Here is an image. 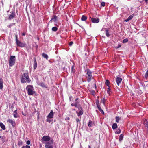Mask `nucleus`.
Segmentation results:
<instances>
[{
    "instance_id": "nucleus-58",
    "label": "nucleus",
    "mask_w": 148,
    "mask_h": 148,
    "mask_svg": "<svg viewBox=\"0 0 148 148\" xmlns=\"http://www.w3.org/2000/svg\"><path fill=\"white\" fill-rule=\"evenodd\" d=\"M78 99H77V98H76V99H75V100L76 101H77V100Z\"/></svg>"
},
{
    "instance_id": "nucleus-8",
    "label": "nucleus",
    "mask_w": 148,
    "mask_h": 148,
    "mask_svg": "<svg viewBox=\"0 0 148 148\" xmlns=\"http://www.w3.org/2000/svg\"><path fill=\"white\" fill-rule=\"evenodd\" d=\"M91 20L94 23H98L99 21V18L96 19L95 18H91Z\"/></svg>"
},
{
    "instance_id": "nucleus-5",
    "label": "nucleus",
    "mask_w": 148,
    "mask_h": 148,
    "mask_svg": "<svg viewBox=\"0 0 148 148\" xmlns=\"http://www.w3.org/2000/svg\"><path fill=\"white\" fill-rule=\"evenodd\" d=\"M50 139L51 138L49 136H45L42 137V140L46 142L49 141Z\"/></svg>"
},
{
    "instance_id": "nucleus-20",
    "label": "nucleus",
    "mask_w": 148,
    "mask_h": 148,
    "mask_svg": "<svg viewBox=\"0 0 148 148\" xmlns=\"http://www.w3.org/2000/svg\"><path fill=\"white\" fill-rule=\"evenodd\" d=\"M93 123L91 121H89L88 123V125L89 127H91L92 126Z\"/></svg>"
},
{
    "instance_id": "nucleus-18",
    "label": "nucleus",
    "mask_w": 148,
    "mask_h": 148,
    "mask_svg": "<svg viewBox=\"0 0 148 148\" xmlns=\"http://www.w3.org/2000/svg\"><path fill=\"white\" fill-rule=\"evenodd\" d=\"M0 126L1 128L3 130L5 129V127L4 124L1 122L0 123Z\"/></svg>"
},
{
    "instance_id": "nucleus-46",
    "label": "nucleus",
    "mask_w": 148,
    "mask_h": 148,
    "mask_svg": "<svg viewBox=\"0 0 148 148\" xmlns=\"http://www.w3.org/2000/svg\"><path fill=\"white\" fill-rule=\"evenodd\" d=\"M41 86L43 87L44 86V84L43 83H41Z\"/></svg>"
},
{
    "instance_id": "nucleus-27",
    "label": "nucleus",
    "mask_w": 148,
    "mask_h": 148,
    "mask_svg": "<svg viewBox=\"0 0 148 148\" xmlns=\"http://www.w3.org/2000/svg\"><path fill=\"white\" fill-rule=\"evenodd\" d=\"M23 145V142L22 141H19V142L18 143V145L19 146H21L22 145Z\"/></svg>"
},
{
    "instance_id": "nucleus-7",
    "label": "nucleus",
    "mask_w": 148,
    "mask_h": 148,
    "mask_svg": "<svg viewBox=\"0 0 148 148\" xmlns=\"http://www.w3.org/2000/svg\"><path fill=\"white\" fill-rule=\"evenodd\" d=\"M16 42L17 45L20 47H23L25 46V45L24 44L21 42L20 41H18V40L16 41Z\"/></svg>"
},
{
    "instance_id": "nucleus-34",
    "label": "nucleus",
    "mask_w": 148,
    "mask_h": 148,
    "mask_svg": "<svg viewBox=\"0 0 148 148\" xmlns=\"http://www.w3.org/2000/svg\"><path fill=\"white\" fill-rule=\"evenodd\" d=\"M83 114V111L82 110L80 111L78 115V116L80 115H82Z\"/></svg>"
},
{
    "instance_id": "nucleus-33",
    "label": "nucleus",
    "mask_w": 148,
    "mask_h": 148,
    "mask_svg": "<svg viewBox=\"0 0 148 148\" xmlns=\"http://www.w3.org/2000/svg\"><path fill=\"white\" fill-rule=\"evenodd\" d=\"M106 101V99L105 98H103L102 100H101V102L103 103V104H105V102Z\"/></svg>"
},
{
    "instance_id": "nucleus-45",
    "label": "nucleus",
    "mask_w": 148,
    "mask_h": 148,
    "mask_svg": "<svg viewBox=\"0 0 148 148\" xmlns=\"http://www.w3.org/2000/svg\"><path fill=\"white\" fill-rule=\"evenodd\" d=\"M76 121L77 123L80 121V120L79 119H76Z\"/></svg>"
},
{
    "instance_id": "nucleus-43",
    "label": "nucleus",
    "mask_w": 148,
    "mask_h": 148,
    "mask_svg": "<svg viewBox=\"0 0 148 148\" xmlns=\"http://www.w3.org/2000/svg\"><path fill=\"white\" fill-rule=\"evenodd\" d=\"M15 36L16 37V41L18 40V39H17V35H15Z\"/></svg>"
},
{
    "instance_id": "nucleus-25",
    "label": "nucleus",
    "mask_w": 148,
    "mask_h": 148,
    "mask_svg": "<svg viewBox=\"0 0 148 148\" xmlns=\"http://www.w3.org/2000/svg\"><path fill=\"white\" fill-rule=\"evenodd\" d=\"M116 122H117V123H118L119 122V120H121V117H119V116H116Z\"/></svg>"
},
{
    "instance_id": "nucleus-44",
    "label": "nucleus",
    "mask_w": 148,
    "mask_h": 148,
    "mask_svg": "<svg viewBox=\"0 0 148 148\" xmlns=\"http://www.w3.org/2000/svg\"><path fill=\"white\" fill-rule=\"evenodd\" d=\"M50 142H51V144H52L53 142V140H50Z\"/></svg>"
},
{
    "instance_id": "nucleus-59",
    "label": "nucleus",
    "mask_w": 148,
    "mask_h": 148,
    "mask_svg": "<svg viewBox=\"0 0 148 148\" xmlns=\"http://www.w3.org/2000/svg\"><path fill=\"white\" fill-rule=\"evenodd\" d=\"M36 47H37V48L38 47V46H36Z\"/></svg>"
},
{
    "instance_id": "nucleus-24",
    "label": "nucleus",
    "mask_w": 148,
    "mask_h": 148,
    "mask_svg": "<svg viewBox=\"0 0 148 148\" xmlns=\"http://www.w3.org/2000/svg\"><path fill=\"white\" fill-rule=\"evenodd\" d=\"M42 56L43 57H44V58H45L46 59H48V55L47 54H45L44 53H43L42 54Z\"/></svg>"
},
{
    "instance_id": "nucleus-42",
    "label": "nucleus",
    "mask_w": 148,
    "mask_h": 148,
    "mask_svg": "<svg viewBox=\"0 0 148 148\" xmlns=\"http://www.w3.org/2000/svg\"><path fill=\"white\" fill-rule=\"evenodd\" d=\"M73 42L72 41L71 42H70V43H69V45L70 46H71L73 44Z\"/></svg>"
},
{
    "instance_id": "nucleus-16",
    "label": "nucleus",
    "mask_w": 148,
    "mask_h": 148,
    "mask_svg": "<svg viewBox=\"0 0 148 148\" xmlns=\"http://www.w3.org/2000/svg\"><path fill=\"white\" fill-rule=\"evenodd\" d=\"M144 124L146 127H148V120H147L146 119H144Z\"/></svg>"
},
{
    "instance_id": "nucleus-56",
    "label": "nucleus",
    "mask_w": 148,
    "mask_h": 148,
    "mask_svg": "<svg viewBox=\"0 0 148 148\" xmlns=\"http://www.w3.org/2000/svg\"><path fill=\"white\" fill-rule=\"evenodd\" d=\"M145 1L146 3H147L148 0H145Z\"/></svg>"
},
{
    "instance_id": "nucleus-40",
    "label": "nucleus",
    "mask_w": 148,
    "mask_h": 148,
    "mask_svg": "<svg viewBox=\"0 0 148 148\" xmlns=\"http://www.w3.org/2000/svg\"><path fill=\"white\" fill-rule=\"evenodd\" d=\"M78 103L77 102H76L74 104V106H75V107H77V103Z\"/></svg>"
},
{
    "instance_id": "nucleus-54",
    "label": "nucleus",
    "mask_w": 148,
    "mask_h": 148,
    "mask_svg": "<svg viewBox=\"0 0 148 148\" xmlns=\"http://www.w3.org/2000/svg\"><path fill=\"white\" fill-rule=\"evenodd\" d=\"M22 35L23 36H24V35H25V34L24 33H22Z\"/></svg>"
},
{
    "instance_id": "nucleus-26",
    "label": "nucleus",
    "mask_w": 148,
    "mask_h": 148,
    "mask_svg": "<svg viewBox=\"0 0 148 148\" xmlns=\"http://www.w3.org/2000/svg\"><path fill=\"white\" fill-rule=\"evenodd\" d=\"M106 36L107 37H109L110 36V35L109 34V32H108V31L107 29L106 30Z\"/></svg>"
},
{
    "instance_id": "nucleus-53",
    "label": "nucleus",
    "mask_w": 148,
    "mask_h": 148,
    "mask_svg": "<svg viewBox=\"0 0 148 148\" xmlns=\"http://www.w3.org/2000/svg\"><path fill=\"white\" fill-rule=\"evenodd\" d=\"M71 105L72 106H74V104L73 103H72L71 104Z\"/></svg>"
},
{
    "instance_id": "nucleus-49",
    "label": "nucleus",
    "mask_w": 148,
    "mask_h": 148,
    "mask_svg": "<svg viewBox=\"0 0 148 148\" xmlns=\"http://www.w3.org/2000/svg\"><path fill=\"white\" fill-rule=\"evenodd\" d=\"M47 121L49 123H50V120H49V119H48V118H47Z\"/></svg>"
},
{
    "instance_id": "nucleus-14",
    "label": "nucleus",
    "mask_w": 148,
    "mask_h": 148,
    "mask_svg": "<svg viewBox=\"0 0 148 148\" xmlns=\"http://www.w3.org/2000/svg\"><path fill=\"white\" fill-rule=\"evenodd\" d=\"M15 16V14L14 12H12L11 14L9 16V19H11L13 18Z\"/></svg>"
},
{
    "instance_id": "nucleus-37",
    "label": "nucleus",
    "mask_w": 148,
    "mask_h": 148,
    "mask_svg": "<svg viewBox=\"0 0 148 148\" xmlns=\"http://www.w3.org/2000/svg\"><path fill=\"white\" fill-rule=\"evenodd\" d=\"M97 107L100 112H101L103 110L101 108L100 106L98 107Z\"/></svg>"
},
{
    "instance_id": "nucleus-29",
    "label": "nucleus",
    "mask_w": 148,
    "mask_h": 148,
    "mask_svg": "<svg viewBox=\"0 0 148 148\" xmlns=\"http://www.w3.org/2000/svg\"><path fill=\"white\" fill-rule=\"evenodd\" d=\"M58 29V28L56 27H54L52 28V30L54 31H56Z\"/></svg>"
},
{
    "instance_id": "nucleus-9",
    "label": "nucleus",
    "mask_w": 148,
    "mask_h": 148,
    "mask_svg": "<svg viewBox=\"0 0 148 148\" xmlns=\"http://www.w3.org/2000/svg\"><path fill=\"white\" fill-rule=\"evenodd\" d=\"M53 112L52 110H51L49 114L47 116V118H52L53 117Z\"/></svg>"
},
{
    "instance_id": "nucleus-3",
    "label": "nucleus",
    "mask_w": 148,
    "mask_h": 148,
    "mask_svg": "<svg viewBox=\"0 0 148 148\" xmlns=\"http://www.w3.org/2000/svg\"><path fill=\"white\" fill-rule=\"evenodd\" d=\"M85 71L86 72V74L87 75V81L88 82L90 81L92 77V72L91 71L88 69H87L85 70Z\"/></svg>"
},
{
    "instance_id": "nucleus-19",
    "label": "nucleus",
    "mask_w": 148,
    "mask_h": 148,
    "mask_svg": "<svg viewBox=\"0 0 148 148\" xmlns=\"http://www.w3.org/2000/svg\"><path fill=\"white\" fill-rule=\"evenodd\" d=\"M117 124L116 123H114L112 126V128L113 130L117 128Z\"/></svg>"
},
{
    "instance_id": "nucleus-17",
    "label": "nucleus",
    "mask_w": 148,
    "mask_h": 148,
    "mask_svg": "<svg viewBox=\"0 0 148 148\" xmlns=\"http://www.w3.org/2000/svg\"><path fill=\"white\" fill-rule=\"evenodd\" d=\"M133 16H134L133 15H132L128 17V18L127 19H126L125 20V21L127 22L128 21H129V20L132 19V18H133Z\"/></svg>"
},
{
    "instance_id": "nucleus-41",
    "label": "nucleus",
    "mask_w": 148,
    "mask_h": 148,
    "mask_svg": "<svg viewBox=\"0 0 148 148\" xmlns=\"http://www.w3.org/2000/svg\"><path fill=\"white\" fill-rule=\"evenodd\" d=\"M27 144L28 145H29L30 143V142L29 140H28L26 142Z\"/></svg>"
},
{
    "instance_id": "nucleus-22",
    "label": "nucleus",
    "mask_w": 148,
    "mask_h": 148,
    "mask_svg": "<svg viewBox=\"0 0 148 148\" xmlns=\"http://www.w3.org/2000/svg\"><path fill=\"white\" fill-rule=\"evenodd\" d=\"M123 136L122 134H121L119 137V141H121L123 139Z\"/></svg>"
},
{
    "instance_id": "nucleus-15",
    "label": "nucleus",
    "mask_w": 148,
    "mask_h": 148,
    "mask_svg": "<svg viewBox=\"0 0 148 148\" xmlns=\"http://www.w3.org/2000/svg\"><path fill=\"white\" fill-rule=\"evenodd\" d=\"M3 88V80L0 78V89H2Z\"/></svg>"
},
{
    "instance_id": "nucleus-57",
    "label": "nucleus",
    "mask_w": 148,
    "mask_h": 148,
    "mask_svg": "<svg viewBox=\"0 0 148 148\" xmlns=\"http://www.w3.org/2000/svg\"><path fill=\"white\" fill-rule=\"evenodd\" d=\"M88 148H91V147H90V146L89 145V146H88Z\"/></svg>"
},
{
    "instance_id": "nucleus-2",
    "label": "nucleus",
    "mask_w": 148,
    "mask_h": 148,
    "mask_svg": "<svg viewBox=\"0 0 148 148\" xmlns=\"http://www.w3.org/2000/svg\"><path fill=\"white\" fill-rule=\"evenodd\" d=\"M26 89L29 95H32L34 94V92L33 91V88L32 86L30 85H28Z\"/></svg>"
},
{
    "instance_id": "nucleus-48",
    "label": "nucleus",
    "mask_w": 148,
    "mask_h": 148,
    "mask_svg": "<svg viewBox=\"0 0 148 148\" xmlns=\"http://www.w3.org/2000/svg\"><path fill=\"white\" fill-rule=\"evenodd\" d=\"M121 46V45H119L117 47V48H119Z\"/></svg>"
},
{
    "instance_id": "nucleus-32",
    "label": "nucleus",
    "mask_w": 148,
    "mask_h": 148,
    "mask_svg": "<svg viewBox=\"0 0 148 148\" xmlns=\"http://www.w3.org/2000/svg\"><path fill=\"white\" fill-rule=\"evenodd\" d=\"M22 148H30V147L29 146L26 145V146H23Z\"/></svg>"
},
{
    "instance_id": "nucleus-13",
    "label": "nucleus",
    "mask_w": 148,
    "mask_h": 148,
    "mask_svg": "<svg viewBox=\"0 0 148 148\" xmlns=\"http://www.w3.org/2000/svg\"><path fill=\"white\" fill-rule=\"evenodd\" d=\"M34 66H33L34 69H35L37 67V63L36 62V59L35 58H34Z\"/></svg>"
},
{
    "instance_id": "nucleus-4",
    "label": "nucleus",
    "mask_w": 148,
    "mask_h": 148,
    "mask_svg": "<svg viewBox=\"0 0 148 148\" xmlns=\"http://www.w3.org/2000/svg\"><path fill=\"white\" fill-rule=\"evenodd\" d=\"M15 56H10V58L9 59V66H12L15 63Z\"/></svg>"
},
{
    "instance_id": "nucleus-30",
    "label": "nucleus",
    "mask_w": 148,
    "mask_h": 148,
    "mask_svg": "<svg viewBox=\"0 0 148 148\" xmlns=\"http://www.w3.org/2000/svg\"><path fill=\"white\" fill-rule=\"evenodd\" d=\"M145 78H147L148 77V70L146 72L145 75Z\"/></svg>"
},
{
    "instance_id": "nucleus-60",
    "label": "nucleus",
    "mask_w": 148,
    "mask_h": 148,
    "mask_svg": "<svg viewBox=\"0 0 148 148\" xmlns=\"http://www.w3.org/2000/svg\"><path fill=\"white\" fill-rule=\"evenodd\" d=\"M68 119H69V118H68Z\"/></svg>"
},
{
    "instance_id": "nucleus-52",
    "label": "nucleus",
    "mask_w": 148,
    "mask_h": 148,
    "mask_svg": "<svg viewBox=\"0 0 148 148\" xmlns=\"http://www.w3.org/2000/svg\"><path fill=\"white\" fill-rule=\"evenodd\" d=\"M94 85H95V88H96V84H94Z\"/></svg>"
},
{
    "instance_id": "nucleus-6",
    "label": "nucleus",
    "mask_w": 148,
    "mask_h": 148,
    "mask_svg": "<svg viewBox=\"0 0 148 148\" xmlns=\"http://www.w3.org/2000/svg\"><path fill=\"white\" fill-rule=\"evenodd\" d=\"M45 147L46 148H53L52 145L49 142L46 143Z\"/></svg>"
},
{
    "instance_id": "nucleus-35",
    "label": "nucleus",
    "mask_w": 148,
    "mask_h": 148,
    "mask_svg": "<svg viewBox=\"0 0 148 148\" xmlns=\"http://www.w3.org/2000/svg\"><path fill=\"white\" fill-rule=\"evenodd\" d=\"M96 103L97 107L100 106L99 103V101L98 100L97 101Z\"/></svg>"
},
{
    "instance_id": "nucleus-31",
    "label": "nucleus",
    "mask_w": 148,
    "mask_h": 148,
    "mask_svg": "<svg viewBox=\"0 0 148 148\" xmlns=\"http://www.w3.org/2000/svg\"><path fill=\"white\" fill-rule=\"evenodd\" d=\"M128 41V40L126 38L123 40V42L124 43H125L127 42Z\"/></svg>"
},
{
    "instance_id": "nucleus-51",
    "label": "nucleus",
    "mask_w": 148,
    "mask_h": 148,
    "mask_svg": "<svg viewBox=\"0 0 148 148\" xmlns=\"http://www.w3.org/2000/svg\"><path fill=\"white\" fill-rule=\"evenodd\" d=\"M101 112L102 114H104V112L103 111V110H102Z\"/></svg>"
},
{
    "instance_id": "nucleus-10",
    "label": "nucleus",
    "mask_w": 148,
    "mask_h": 148,
    "mask_svg": "<svg viewBox=\"0 0 148 148\" xmlns=\"http://www.w3.org/2000/svg\"><path fill=\"white\" fill-rule=\"evenodd\" d=\"M7 122L10 123L13 127L14 126L16 125L15 121L9 119L7 121Z\"/></svg>"
},
{
    "instance_id": "nucleus-12",
    "label": "nucleus",
    "mask_w": 148,
    "mask_h": 148,
    "mask_svg": "<svg viewBox=\"0 0 148 148\" xmlns=\"http://www.w3.org/2000/svg\"><path fill=\"white\" fill-rule=\"evenodd\" d=\"M57 17L56 16L54 15L52 18L51 19L50 21V22H51L52 21L56 22L57 21Z\"/></svg>"
},
{
    "instance_id": "nucleus-1",
    "label": "nucleus",
    "mask_w": 148,
    "mask_h": 148,
    "mask_svg": "<svg viewBox=\"0 0 148 148\" xmlns=\"http://www.w3.org/2000/svg\"><path fill=\"white\" fill-rule=\"evenodd\" d=\"M30 81L31 80L29 77L28 73H24L22 75V78L21 80V82L24 83L27 82L28 83H29Z\"/></svg>"
},
{
    "instance_id": "nucleus-38",
    "label": "nucleus",
    "mask_w": 148,
    "mask_h": 148,
    "mask_svg": "<svg viewBox=\"0 0 148 148\" xmlns=\"http://www.w3.org/2000/svg\"><path fill=\"white\" fill-rule=\"evenodd\" d=\"M105 3L104 2H102L101 3V5L102 6H105Z\"/></svg>"
},
{
    "instance_id": "nucleus-55",
    "label": "nucleus",
    "mask_w": 148,
    "mask_h": 148,
    "mask_svg": "<svg viewBox=\"0 0 148 148\" xmlns=\"http://www.w3.org/2000/svg\"><path fill=\"white\" fill-rule=\"evenodd\" d=\"M92 93H95V91H94V90H92Z\"/></svg>"
},
{
    "instance_id": "nucleus-11",
    "label": "nucleus",
    "mask_w": 148,
    "mask_h": 148,
    "mask_svg": "<svg viewBox=\"0 0 148 148\" xmlns=\"http://www.w3.org/2000/svg\"><path fill=\"white\" fill-rule=\"evenodd\" d=\"M122 80V79L121 78L119 77L116 78V82L118 86L119 85L120 83H121Z\"/></svg>"
},
{
    "instance_id": "nucleus-36",
    "label": "nucleus",
    "mask_w": 148,
    "mask_h": 148,
    "mask_svg": "<svg viewBox=\"0 0 148 148\" xmlns=\"http://www.w3.org/2000/svg\"><path fill=\"white\" fill-rule=\"evenodd\" d=\"M13 115L15 118H17L18 117V115L17 113H13Z\"/></svg>"
},
{
    "instance_id": "nucleus-50",
    "label": "nucleus",
    "mask_w": 148,
    "mask_h": 148,
    "mask_svg": "<svg viewBox=\"0 0 148 148\" xmlns=\"http://www.w3.org/2000/svg\"><path fill=\"white\" fill-rule=\"evenodd\" d=\"M17 112V110H15L14 112V113H16Z\"/></svg>"
},
{
    "instance_id": "nucleus-23",
    "label": "nucleus",
    "mask_w": 148,
    "mask_h": 148,
    "mask_svg": "<svg viewBox=\"0 0 148 148\" xmlns=\"http://www.w3.org/2000/svg\"><path fill=\"white\" fill-rule=\"evenodd\" d=\"M105 84L108 87H110V84H109L110 82L109 80H106V81Z\"/></svg>"
},
{
    "instance_id": "nucleus-28",
    "label": "nucleus",
    "mask_w": 148,
    "mask_h": 148,
    "mask_svg": "<svg viewBox=\"0 0 148 148\" xmlns=\"http://www.w3.org/2000/svg\"><path fill=\"white\" fill-rule=\"evenodd\" d=\"M121 132V130L119 129H118L115 132V133L116 134H119Z\"/></svg>"
},
{
    "instance_id": "nucleus-47",
    "label": "nucleus",
    "mask_w": 148,
    "mask_h": 148,
    "mask_svg": "<svg viewBox=\"0 0 148 148\" xmlns=\"http://www.w3.org/2000/svg\"><path fill=\"white\" fill-rule=\"evenodd\" d=\"M22 114L23 115H24L25 116H26V114H25L24 113H23V112H22Z\"/></svg>"
},
{
    "instance_id": "nucleus-21",
    "label": "nucleus",
    "mask_w": 148,
    "mask_h": 148,
    "mask_svg": "<svg viewBox=\"0 0 148 148\" xmlns=\"http://www.w3.org/2000/svg\"><path fill=\"white\" fill-rule=\"evenodd\" d=\"M87 18V17L84 15H83L81 18V20L83 21H85Z\"/></svg>"
},
{
    "instance_id": "nucleus-39",
    "label": "nucleus",
    "mask_w": 148,
    "mask_h": 148,
    "mask_svg": "<svg viewBox=\"0 0 148 148\" xmlns=\"http://www.w3.org/2000/svg\"><path fill=\"white\" fill-rule=\"evenodd\" d=\"M111 90V89L110 88H108V90H107V93L108 94H109V92H110V91Z\"/></svg>"
},
{
    "instance_id": "nucleus-61",
    "label": "nucleus",
    "mask_w": 148,
    "mask_h": 148,
    "mask_svg": "<svg viewBox=\"0 0 148 148\" xmlns=\"http://www.w3.org/2000/svg\"><path fill=\"white\" fill-rule=\"evenodd\" d=\"M147 47L148 48V45H147Z\"/></svg>"
}]
</instances>
